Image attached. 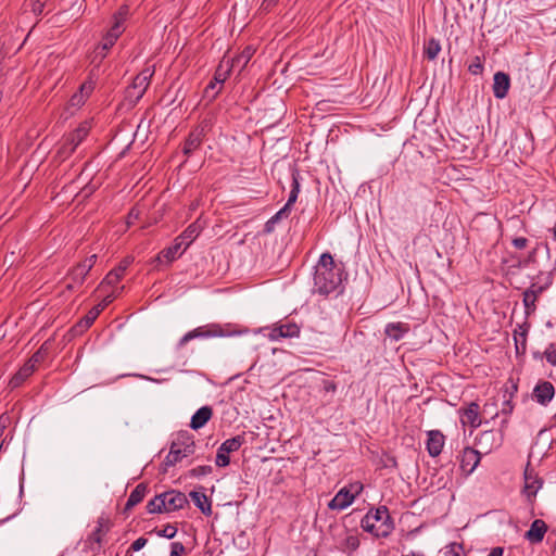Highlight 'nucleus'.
<instances>
[{
	"label": "nucleus",
	"mask_w": 556,
	"mask_h": 556,
	"mask_svg": "<svg viewBox=\"0 0 556 556\" xmlns=\"http://www.w3.org/2000/svg\"><path fill=\"white\" fill-rule=\"evenodd\" d=\"M343 269L336 265L332 255L325 252L320 255L314 273L315 293L329 295L330 293H340Z\"/></svg>",
	"instance_id": "f257e3e1"
},
{
	"label": "nucleus",
	"mask_w": 556,
	"mask_h": 556,
	"mask_svg": "<svg viewBox=\"0 0 556 556\" xmlns=\"http://www.w3.org/2000/svg\"><path fill=\"white\" fill-rule=\"evenodd\" d=\"M202 230L199 222L190 224L173 242L168 248L163 249L154 258V262L162 263L165 261L170 264L175 260L179 258L187 248L198 238Z\"/></svg>",
	"instance_id": "f03ea898"
},
{
	"label": "nucleus",
	"mask_w": 556,
	"mask_h": 556,
	"mask_svg": "<svg viewBox=\"0 0 556 556\" xmlns=\"http://www.w3.org/2000/svg\"><path fill=\"white\" fill-rule=\"evenodd\" d=\"M361 527L376 538H386L394 529V522L388 507L379 506L367 511L361 520Z\"/></svg>",
	"instance_id": "7ed1b4c3"
},
{
	"label": "nucleus",
	"mask_w": 556,
	"mask_h": 556,
	"mask_svg": "<svg viewBox=\"0 0 556 556\" xmlns=\"http://www.w3.org/2000/svg\"><path fill=\"white\" fill-rule=\"evenodd\" d=\"M186 505H188V498L185 493L169 490L150 500L147 504V511L149 514L173 513L182 509Z\"/></svg>",
	"instance_id": "20e7f679"
},
{
	"label": "nucleus",
	"mask_w": 556,
	"mask_h": 556,
	"mask_svg": "<svg viewBox=\"0 0 556 556\" xmlns=\"http://www.w3.org/2000/svg\"><path fill=\"white\" fill-rule=\"evenodd\" d=\"M195 451V442L193 435L188 431H180L173 440L169 452L166 455L162 466L163 471L166 472L168 467L175 466L185 457L192 455Z\"/></svg>",
	"instance_id": "39448f33"
},
{
	"label": "nucleus",
	"mask_w": 556,
	"mask_h": 556,
	"mask_svg": "<svg viewBox=\"0 0 556 556\" xmlns=\"http://www.w3.org/2000/svg\"><path fill=\"white\" fill-rule=\"evenodd\" d=\"M239 331L233 329L231 324L220 325L216 323L197 327L185 333L177 342L176 349H182L189 341L193 339H206L215 337H230L238 334Z\"/></svg>",
	"instance_id": "423d86ee"
},
{
	"label": "nucleus",
	"mask_w": 556,
	"mask_h": 556,
	"mask_svg": "<svg viewBox=\"0 0 556 556\" xmlns=\"http://www.w3.org/2000/svg\"><path fill=\"white\" fill-rule=\"evenodd\" d=\"M111 522L108 518L99 517L96 528L84 541L81 551L84 553H91L93 556L104 553L102 551L103 538L109 532Z\"/></svg>",
	"instance_id": "0eeeda50"
},
{
	"label": "nucleus",
	"mask_w": 556,
	"mask_h": 556,
	"mask_svg": "<svg viewBox=\"0 0 556 556\" xmlns=\"http://www.w3.org/2000/svg\"><path fill=\"white\" fill-rule=\"evenodd\" d=\"M154 71L144 68L132 80V84L125 90V101L135 106L147 91Z\"/></svg>",
	"instance_id": "6e6552de"
},
{
	"label": "nucleus",
	"mask_w": 556,
	"mask_h": 556,
	"mask_svg": "<svg viewBox=\"0 0 556 556\" xmlns=\"http://www.w3.org/2000/svg\"><path fill=\"white\" fill-rule=\"evenodd\" d=\"M97 258H98L97 254H92V255L86 257L84 261L76 264L75 266H73L68 270L67 277H66V279L70 281L66 285L67 290H71V291L77 290L78 288H80L84 285L87 276L89 275L90 270L94 266Z\"/></svg>",
	"instance_id": "1a4fd4ad"
},
{
	"label": "nucleus",
	"mask_w": 556,
	"mask_h": 556,
	"mask_svg": "<svg viewBox=\"0 0 556 556\" xmlns=\"http://www.w3.org/2000/svg\"><path fill=\"white\" fill-rule=\"evenodd\" d=\"M508 420L504 419L501 425V430H485L477 438V445L481 448V453L488 454L492 450L497 448L503 442V429L507 426Z\"/></svg>",
	"instance_id": "9d476101"
},
{
	"label": "nucleus",
	"mask_w": 556,
	"mask_h": 556,
	"mask_svg": "<svg viewBox=\"0 0 556 556\" xmlns=\"http://www.w3.org/2000/svg\"><path fill=\"white\" fill-rule=\"evenodd\" d=\"M114 300V295L105 296L101 303L93 306L83 318H80L73 327L72 331L75 334H80L91 327L100 313Z\"/></svg>",
	"instance_id": "9b49d317"
},
{
	"label": "nucleus",
	"mask_w": 556,
	"mask_h": 556,
	"mask_svg": "<svg viewBox=\"0 0 556 556\" xmlns=\"http://www.w3.org/2000/svg\"><path fill=\"white\" fill-rule=\"evenodd\" d=\"M525 485L523 494L527 497L529 504H533L539 490L543 485V480L538 476L535 470L530 467L528 463L523 472Z\"/></svg>",
	"instance_id": "f8f14e48"
},
{
	"label": "nucleus",
	"mask_w": 556,
	"mask_h": 556,
	"mask_svg": "<svg viewBox=\"0 0 556 556\" xmlns=\"http://www.w3.org/2000/svg\"><path fill=\"white\" fill-rule=\"evenodd\" d=\"M208 130V123L203 121L195 128H193L188 135L185 143H184V154L190 155L193 153L203 142V139L206 136Z\"/></svg>",
	"instance_id": "ddd939ff"
},
{
	"label": "nucleus",
	"mask_w": 556,
	"mask_h": 556,
	"mask_svg": "<svg viewBox=\"0 0 556 556\" xmlns=\"http://www.w3.org/2000/svg\"><path fill=\"white\" fill-rule=\"evenodd\" d=\"M91 129V124L88 121L81 122L76 129L70 132L64 141L63 148L73 153L76 148L86 139Z\"/></svg>",
	"instance_id": "4468645a"
},
{
	"label": "nucleus",
	"mask_w": 556,
	"mask_h": 556,
	"mask_svg": "<svg viewBox=\"0 0 556 556\" xmlns=\"http://www.w3.org/2000/svg\"><path fill=\"white\" fill-rule=\"evenodd\" d=\"M96 88V80L92 77V72H90L88 78L80 85L78 91H76L70 99L68 105L71 108L79 109L81 108L87 99L91 96Z\"/></svg>",
	"instance_id": "2eb2a0df"
},
{
	"label": "nucleus",
	"mask_w": 556,
	"mask_h": 556,
	"mask_svg": "<svg viewBox=\"0 0 556 556\" xmlns=\"http://www.w3.org/2000/svg\"><path fill=\"white\" fill-rule=\"evenodd\" d=\"M355 486V493H352L346 488L341 489L329 502L328 507L333 510H342L349 507L354 502L356 495L363 490L362 484H356Z\"/></svg>",
	"instance_id": "dca6fc26"
},
{
	"label": "nucleus",
	"mask_w": 556,
	"mask_h": 556,
	"mask_svg": "<svg viewBox=\"0 0 556 556\" xmlns=\"http://www.w3.org/2000/svg\"><path fill=\"white\" fill-rule=\"evenodd\" d=\"M458 413L463 426L478 428L482 424L480 418V406L477 402H470L467 406L460 407Z\"/></svg>",
	"instance_id": "f3484780"
},
{
	"label": "nucleus",
	"mask_w": 556,
	"mask_h": 556,
	"mask_svg": "<svg viewBox=\"0 0 556 556\" xmlns=\"http://www.w3.org/2000/svg\"><path fill=\"white\" fill-rule=\"evenodd\" d=\"M134 263V257L128 255L124 257L112 270L108 273V275L104 277L102 282L100 283V287L108 285V286H115L125 275L128 267Z\"/></svg>",
	"instance_id": "a211bd4d"
},
{
	"label": "nucleus",
	"mask_w": 556,
	"mask_h": 556,
	"mask_svg": "<svg viewBox=\"0 0 556 556\" xmlns=\"http://www.w3.org/2000/svg\"><path fill=\"white\" fill-rule=\"evenodd\" d=\"M481 452L472 447H465L460 456V468L467 475L471 473L481 459Z\"/></svg>",
	"instance_id": "6ab92c4d"
},
{
	"label": "nucleus",
	"mask_w": 556,
	"mask_h": 556,
	"mask_svg": "<svg viewBox=\"0 0 556 556\" xmlns=\"http://www.w3.org/2000/svg\"><path fill=\"white\" fill-rule=\"evenodd\" d=\"M300 334V327L292 321L276 325L269 332L270 340L276 341L281 338H295Z\"/></svg>",
	"instance_id": "aec40b11"
},
{
	"label": "nucleus",
	"mask_w": 556,
	"mask_h": 556,
	"mask_svg": "<svg viewBox=\"0 0 556 556\" xmlns=\"http://www.w3.org/2000/svg\"><path fill=\"white\" fill-rule=\"evenodd\" d=\"M555 388L549 381H541L533 389L534 400L543 406H546L553 400Z\"/></svg>",
	"instance_id": "412c9836"
},
{
	"label": "nucleus",
	"mask_w": 556,
	"mask_h": 556,
	"mask_svg": "<svg viewBox=\"0 0 556 556\" xmlns=\"http://www.w3.org/2000/svg\"><path fill=\"white\" fill-rule=\"evenodd\" d=\"M428 440L426 448L431 457H437L441 454L444 446L445 437L440 430H430L427 433Z\"/></svg>",
	"instance_id": "4be33fe9"
},
{
	"label": "nucleus",
	"mask_w": 556,
	"mask_h": 556,
	"mask_svg": "<svg viewBox=\"0 0 556 556\" xmlns=\"http://www.w3.org/2000/svg\"><path fill=\"white\" fill-rule=\"evenodd\" d=\"M510 88V77L504 72H496L493 77V94L496 99H504Z\"/></svg>",
	"instance_id": "5701e85b"
},
{
	"label": "nucleus",
	"mask_w": 556,
	"mask_h": 556,
	"mask_svg": "<svg viewBox=\"0 0 556 556\" xmlns=\"http://www.w3.org/2000/svg\"><path fill=\"white\" fill-rule=\"evenodd\" d=\"M546 531L547 525L545 521L542 519H535L531 523L530 529L526 532L525 536L529 542L536 544L542 542Z\"/></svg>",
	"instance_id": "b1692460"
},
{
	"label": "nucleus",
	"mask_w": 556,
	"mask_h": 556,
	"mask_svg": "<svg viewBox=\"0 0 556 556\" xmlns=\"http://www.w3.org/2000/svg\"><path fill=\"white\" fill-rule=\"evenodd\" d=\"M213 416V408L211 406L200 407L191 417L190 428L199 430L204 427Z\"/></svg>",
	"instance_id": "393cba45"
},
{
	"label": "nucleus",
	"mask_w": 556,
	"mask_h": 556,
	"mask_svg": "<svg viewBox=\"0 0 556 556\" xmlns=\"http://www.w3.org/2000/svg\"><path fill=\"white\" fill-rule=\"evenodd\" d=\"M127 14L128 8L126 5L121 7L118 11L113 15V25L106 33L115 36L116 38H119L125 30L124 22L126 21Z\"/></svg>",
	"instance_id": "a878e982"
},
{
	"label": "nucleus",
	"mask_w": 556,
	"mask_h": 556,
	"mask_svg": "<svg viewBox=\"0 0 556 556\" xmlns=\"http://www.w3.org/2000/svg\"><path fill=\"white\" fill-rule=\"evenodd\" d=\"M410 327L406 323H390L386 326L384 333L393 341H400L404 338L406 333H408Z\"/></svg>",
	"instance_id": "bb28decb"
},
{
	"label": "nucleus",
	"mask_w": 556,
	"mask_h": 556,
	"mask_svg": "<svg viewBox=\"0 0 556 556\" xmlns=\"http://www.w3.org/2000/svg\"><path fill=\"white\" fill-rule=\"evenodd\" d=\"M148 492V485L147 483H139L136 485V488L130 492L128 500L125 504V511L130 510L136 505H138L142 500L144 498L146 494Z\"/></svg>",
	"instance_id": "cd10ccee"
},
{
	"label": "nucleus",
	"mask_w": 556,
	"mask_h": 556,
	"mask_svg": "<svg viewBox=\"0 0 556 556\" xmlns=\"http://www.w3.org/2000/svg\"><path fill=\"white\" fill-rule=\"evenodd\" d=\"M190 497L194 505L201 510V513L205 516L212 515V502L207 497V495L203 492L192 491L190 492Z\"/></svg>",
	"instance_id": "c85d7f7f"
},
{
	"label": "nucleus",
	"mask_w": 556,
	"mask_h": 556,
	"mask_svg": "<svg viewBox=\"0 0 556 556\" xmlns=\"http://www.w3.org/2000/svg\"><path fill=\"white\" fill-rule=\"evenodd\" d=\"M50 342L45 341L40 348L30 356V358L26 362V364L35 371L37 366L42 363L50 351Z\"/></svg>",
	"instance_id": "c756f323"
},
{
	"label": "nucleus",
	"mask_w": 556,
	"mask_h": 556,
	"mask_svg": "<svg viewBox=\"0 0 556 556\" xmlns=\"http://www.w3.org/2000/svg\"><path fill=\"white\" fill-rule=\"evenodd\" d=\"M232 68L230 60H228L227 56H224L214 73L213 80L222 86L228 78Z\"/></svg>",
	"instance_id": "7c9ffc66"
},
{
	"label": "nucleus",
	"mask_w": 556,
	"mask_h": 556,
	"mask_svg": "<svg viewBox=\"0 0 556 556\" xmlns=\"http://www.w3.org/2000/svg\"><path fill=\"white\" fill-rule=\"evenodd\" d=\"M292 178V188L289 194V199L283 207L288 208L291 212L292 205L296 202L299 193H300V173L296 168L292 169L291 173Z\"/></svg>",
	"instance_id": "2f4dec72"
},
{
	"label": "nucleus",
	"mask_w": 556,
	"mask_h": 556,
	"mask_svg": "<svg viewBox=\"0 0 556 556\" xmlns=\"http://www.w3.org/2000/svg\"><path fill=\"white\" fill-rule=\"evenodd\" d=\"M34 374V370L25 363L10 379L11 389L18 388L24 381Z\"/></svg>",
	"instance_id": "473e14b6"
},
{
	"label": "nucleus",
	"mask_w": 556,
	"mask_h": 556,
	"mask_svg": "<svg viewBox=\"0 0 556 556\" xmlns=\"http://www.w3.org/2000/svg\"><path fill=\"white\" fill-rule=\"evenodd\" d=\"M244 443V434H238L224 441L218 450H220V452H225V454H230L232 452H237Z\"/></svg>",
	"instance_id": "72a5a7b5"
},
{
	"label": "nucleus",
	"mask_w": 556,
	"mask_h": 556,
	"mask_svg": "<svg viewBox=\"0 0 556 556\" xmlns=\"http://www.w3.org/2000/svg\"><path fill=\"white\" fill-rule=\"evenodd\" d=\"M517 390H518V386L516 383H511L510 387L505 388L504 394H503L504 401H503V405L501 408V413L503 415H510L513 413L514 405L511 403V399H513L514 394L517 392Z\"/></svg>",
	"instance_id": "f704fd0d"
},
{
	"label": "nucleus",
	"mask_w": 556,
	"mask_h": 556,
	"mask_svg": "<svg viewBox=\"0 0 556 556\" xmlns=\"http://www.w3.org/2000/svg\"><path fill=\"white\" fill-rule=\"evenodd\" d=\"M255 50L252 47H245L243 51L235 58L229 59L232 67H240L242 71L253 56Z\"/></svg>",
	"instance_id": "c9c22d12"
},
{
	"label": "nucleus",
	"mask_w": 556,
	"mask_h": 556,
	"mask_svg": "<svg viewBox=\"0 0 556 556\" xmlns=\"http://www.w3.org/2000/svg\"><path fill=\"white\" fill-rule=\"evenodd\" d=\"M118 38L115 36L105 33V35L102 37L101 42L96 48V55L100 56L101 59H104L106 56V52L115 45Z\"/></svg>",
	"instance_id": "e433bc0d"
},
{
	"label": "nucleus",
	"mask_w": 556,
	"mask_h": 556,
	"mask_svg": "<svg viewBox=\"0 0 556 556\" xmlns=\"http://www.w3.org/2000/svg\"><path fill=\"white\" fill-rule=\"evenodd\" d=\"M440 51V41L433 37L426 41L424 45V54L429 61L435 60Z\"/></svg>",
	"instance_id": "4c0bfd02"
},
{
	"label": "nucleus",
	"mask_w": 556,
	"mask_h": 556,
	"mask_svg": "<svg viewBox=\"0 0 556 556\" xmlns=\"http://www.w3.org/2000/svg\"><path fill=\"white\" fill-rule=\"evenodd\" d=\"M522 295H523L522 303L525 306V314H526V318H528L529 316L534 314V312L536 311V301L539 298L535 296V294H533V292L529 291L528 289L523 292Z\"/></svg>",
	"instance_id": "58836bf2"
},
{
	"label": "nucleus",
	"mask_w": 556,
	"mask_h": 556,
	"mask_svg": "<svg viewBox=\"0 0 556 556\" xmlns=\"http://www.w3.org/2000/svg\"><path fill=\"white\" fill-rule=\"evenodd\" d=\"M290 214V211L286 207H281L275 215H273L266 223H265V232H271L275 229V225L279 223L282 218H287Z\"/></svg>",
	"instance_id": "ea45409f"
},
{
	"label": "nucleus",
	"mask_w": 556,
	"mask_h": 556,
	"mask_svg": "<svg viewBox=\"0 0 556 556\" xmlns=\"http://www.w3.org/2000/svg\"><path fill=\"white\" fill-rule=\"evenodd\" d=\"M378 467L380 469H397L399 464L394 455L382 452L378 460Z\"/></svg>",
	"instance_id": "a19ab883"
},
{
	"label": "nucleus",
	"mask_w": 556,
	"mask_h": 556,
	"mask_svg": "<svg viewBox=\"0 0 556 556\" xmlns=\"http://www.w3.org/2000/svg\"><path fill=\"white\" fill-rule=\"evenodd\" d=\"M514 341L517 355H523L527 351V336L523 332L514 331Z\"/></svg>",
	"instance_id": "79ce46f5"
},
{
	"label": "nucleus",
	"mask_w": 556,
	"mask_h": 556,
	"mask_svg": "<svg viewBox=\"0 0 556 556\" xmlns=\"http://www.w3.org/2000/svg\"><path fill=\"white\" fill-rule=\"evenodd\" d=\"M359 546V539L356 534H348L341 542L343 552L352 553Z\"/></svg>",
	"instance_id": "37998d69"
},
{
	"label": "nucleus",
	"mask_w": 556,
	"mask_h": 556,
	"mask_svg": "<svg viewBox=\"0 0 556 556\" xmlns=\"http://www.w3.org/2000/svg\"><path fill=\"white\" fill-rule=\"evenodd\" d=\"M552 285V278L546 276L545 281L543 283L532 282L528 288L529 291H532L535 296H540L544 291H546Z\"/></svg>",
	"instance_id": "c03bdc74"
},
{
	"label": "nucleus",
	"mask_w": 556,
	"mask_h": 556,
	"mask_svg": "<svg viewBox=\"0 0 556 556\" xmlns=\"http://www.w3.org/2000/svg\"><path fill=\"white\" fill-rule=\"evenodd\" d=\"M213 472L211 465H201L189 470L188 475L191 478H201Z\"/></svg>",
	"instance_id": "a18cd8bd"
},
{
	"label": "nucleus",
	"mask_w": 556,
	"mask_h": 556,
	"mask_svg": "<svg viewBox=\"0 0 556 556\" xmlns=\"http://www.w3.org/2000/svg\"><path fill=\"white\" fill-rule=\"evenodd\" d=\"M483 59L475 56L471 63L468 65V72L472 75H481L483 73Z\"/></svg>",
	"instance_id": "49530a36"
},
{
	"label": "nucleus",
	"mask_w": 556,
	"mask_h": 556,
	"mask_svg": "<svg viewBox=\"0 0 556 556\" xmlns=\"http://www.w3.org/2000/svg\"><path fill=\"white\" fill-rule=\"evenodd\" d=\"M544 357L547 363L552 366L556 367V346L555 343H549L546 350L544 351Z\"/></svg>",
	"instance_id": "de8ad7c7"
},
{
	"label": "nucleus",
	"mask_w": 556,
	"mask_h": 556,
	"mask_svg": "<svg viewBox=\"0 0 556 556\" xmlns=\"http://www.w3.org/2000/svg\"><path fill=\"white\" fill-rule=\"evenodd\" d=\"M147 542H148V540L146 538H143V536L138 538L126 549V555L125 556H129L131 553L140 551L147 544Z\"/></svg>",
	"instance_id": "09e8293b"
},
{
	"label": "nucleus",
	"mask_w": 556,
	"mask_h": 556,
	"mask_svg": "<svg viewBox=\"0 0 556 556\" xmlns=\"http://www.w3.org/2000/svg\"><path fill=\"white\" fill-rule=\"evenodd\" d=\"M217 85L218 84L214 80L210 81V84L204 89V96L210 97L211 99H215L222 89V86H219V88L215 91Z\"/></svg>",
	"instance_id": "8fccbe9b"
},
{
	"label": "nucleus",
	"mask_w": 556,
	"mask_h": 556,
	"mask_svg": "<svg viewBox=\"0 0 556 556\" xmlns=\"http://www.w3.org/2000/svg\"><path fill=\"white\" fill-rule=\"evenodd\" d=\"M215 463L218 467H227L230 464V457L228 454H225V452L217 450Z\"/></svg>",
	"instance_id": "3c124183"
},
{
	"label": "nucleus",
	"mask_w": 556,
	"mask_h": 556,
	"mask_svg": "<svg viewBox=\"0 0 556 556\" xmlns=\"http://www.w3.org/2000/svg\"><path fill=\"white\" fill-rule=\"evenodd\" d=\"M140 215H141V211L137 206L131 207V210L127 214V219H126L127 226L134 225L135 222L139 219Z\"/></svg>",
	"instance_id": "603ef678"
},
{
	"label": "nucleus",
	"mask_w": 556,
	"mask_h": 556,
	"mask_svg": "<svg viewBox=\"0 0 556 556\" xmlns=\"http://www.w3.org/2000/svg\"><path fill=\"white\" fill-rule=\"evenodd\" d=\"M185 553V546L180 542L170 543L169 556H181Z\"/></svg>",
	"instance_id": "864d4df0"
},
{
	"label": "nucleus",
	"mask_w": 556,
	"mask_h": 556,
	"mask_svg": "<svg viewBox=\"0 0 556 556\" xmlns=\"http://www.w3.org/2000/svg\"><path fill=\"white\" fill-rule=\"evenodd\" d=\"M176 532H177L176 527H174V526H166L162 530L157 531V534L160 536H163V538H166V539H172V538L175 536Z\"/></svg>",
	"instance_id": "5fc2aeb1"
},
{
	"label": "nucleus",
	"mask_w": 556,
	"mask_h": 556,
	"mask_svg": "<svg viewBox=\"0 0 556 556\" xmlns=\"http://www.w3.org/2000/svg\"><path fill=\"white\" fill-rule=\"evenodd\" d=\"M450 551L445 552V556H448V554H452V556H460V552H463V545L453 543L450 546Z\"/></svg>",
	"instance_id": "6e6d98bb"
},
{
	"label": "nucleus",
	"mask_w": 556,
	"mask_h": 556,
	"mask_svg": "<svg viewBox=\"0 0 556 556\" xmlns=\"http://www.w3.org/2000/svg\"><path fill=\"white\" fill-rule=\"evenodd\" d=\"M511 243L516 249L521 250L527 247L528 239L525 237H518V238L513 239Z\"/></svg>",
	"instance_id": "4d7b16f0"
},
{
	"label": "nucleus",
	"mask_w": 556,
	"mask_h": 556,
	"mask_svg": "<svg viewBox=\"0 0 556 556\" xmlns=\"http://www.w3.org/2000/svg\"><path fill=\"white\" fill-rule=\"evenodd\" d=\"M278 2L279 0H264L261 8L263 11L269 12Z\"/></svg>",
	"instance_id": "13d9d810"
},
{
	"label": "nucleus",
	"mask_w": 556,
	"mask_h": 556,
	"mask_svg": "<svg viewBox=\"0 0 556 556\" xmlns=\"http://www.w3.org/2000/svg\"><path fill=\"white\" fill-rule=\"evenodd\" d=\"M529 329H530V324L526 320L525 323L519 324L518 328L516 330L518 332H523V330H525L526 336H528Z\"/></svg>",
	"instance_id": "bf43d9fd"
},
{
	"label": "nucleus",
	"mask_w": 556,
	"mask_h": 556,
	"mask_svg": "<svg viewBox=\"0 0 556 556\" xmlns=\"http://www.w3.org/2000/svg\"><path fill=\"white\" fill-rule=\"evenodd\" d=\"M504 553V548L501 546L492 548L488 556H502Z\"/></svg>",
	"instance_id": "052dcab7"
},
{
	"label": "nucleus",
	"mask_w": 556,
	"mask_h": 556,
	"mask_svg": "<svg viewBox=\"0 0 556 556\" xmlns=\"http://www.w3.org/2000/svg\"><path fill=\"white\" fill-rule=\"evenodd\" d=\"M533 357L535 359H542L544 357V353L542 354L541 352H534Z\"/></svg>",
	"instance_id": "680f3d73"
},
{
	"label": "nucleus",
	"mask_w": 556,
	"mask_h": 556,
	"mask_svg": "<svg viewBox=\"0 0 556 556\" xmlns=\"http://www.w3.org/2000/svg\"><path fill=\"white\" fill-rule=\"evenodd\" d=\"M42 8H43V4H42V3H40V4H39V7H35V8H34V12H36V13H41V12H42Z\"/></svg>",
	"instance_id": "e2e57ef3"
},
{
	"label": "nucleus",
	"mask_w": 556,
	"mask_h": 556,
	"mask_svg": "<svg viewBox=\"0 0 556 556\" xmlns=\"http://www.w3.org/2000/svg\"><path fill=\"white\" fill-rule=\"evenodd\" d=\"M554 239L556 240V229H554Z\"/></svg>",
	"instance_id": "0e129e2a"
}]
</instances>
